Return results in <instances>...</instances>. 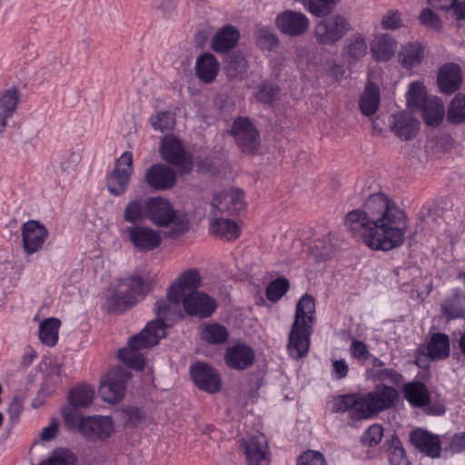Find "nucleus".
I'll use <instances>...</instances> for the list:
<instances>
[{
    "mask_svg": "<svg viewBox=\"0 0 465 465\" xmlns=\"http://www.w3.org/2000/svg\"><path fill=\"white\" fill-rule=\"evenodd\" d=\"M76 409L70 405L62 409L63 420L69 430H78L79 420L84 418Z\"/></svg>",
    "mask_w": 465,
    "mask_h": 465,
    "instance_id": "680f3d73",
    "label": "nucleus"
},
{
    "mask_svg": "<svg viewBox=\"0 0 465 465\" xmlns=\"http://www.w3.org/2000/svg\"><path fill=\"white\" fill-rule=\"evenodd\" d=\"M396 40L389 34L378 35L372 42L371 52L377 61H388L395 54Z\"/></svg>",
    "mask_w": 465,
    "mask_h": 465,
    "instance_id": "4c0bfd02",
    "label": "nucleus"
},
{
    "mask_svg": "<svg viewBox=\"0 0 465 465\" xmlns=\"http://www.w3.org/2000/svg\"><path fill=\"white\" fill-rule=\"evenodd\" d=\"M248 465H269L270 450L264 436L252 437L242 443Z\"/></svg>",
    "mask_w": 465,
    "mask_h": 465,
    "instance_id": "a878e982",
    "label": "nucleus"
},
{
    "mask_svg": "<svg viewBox=\"0 0 465 465\" xmlns=\"http://www.w3.org/2000/svg\"><path fill=\"white\" fill-rule=\"evenodd\" d=\"M240 39L239 29L232 25L220 28L212 39V48L219 54H227L234 48Z\"/></svg>",
    "mask_w": 465,
    "mask_h": 465,
    "instance_id": "bb28decb",
    "label": "nucleus"
},
{
    "mask_svg": "<svg viewBox=\"0 0 465 465\" xmlns=\"http://www.w3.org/2000/svg\"><path fill=\"white\" fill-rule=\"evenodd\" d=\"M312 249L319 262L326 261L333 252V244L329 235H323L313 242Z\"/></svg>",
    "mask_w": 465,
    "mask_h": 465,
    "instance_id": "6e6d98bb",
    "label": "nucleus"
},
{
    "mask_svg": "<svg viewBox=\"0 0 465 465\" xmlns=\"http://www.w3.org/2000/svg\"><path fill=\"white\" fill-rule=\"evenodd\" d=\"M223 359L230 369L245 371L253 365L255 351L245 342H236L226 348Z\"/></svg>",
    "mask_w": 465,
    "mask_h": 465,
    "instance_id": "4be33fe9",
    "label": "nucleus"
},
{
    "mask_svg": "<svg viewBox=\"0 0 465 465\" xmlns=\"http://www.w3.org/2000/svg\"><path fill=\"white\" fill-rule=\"evenodd\" d=\"M114 430V422L109 416H87L81 418L78 424V431L92 442L107 440Z\"/></svg>",
    "mask_w": 465,
    "mask_h": 465,
    "instance_id": "ddd939ff",
    "label": "nucleus"
},
{
    "mask_svg": "<svg viewBox=\"0 0 465 465\" xmlns=\"http://www.w3.org/2000/svg\"><path fill=\"white\" fill-rule=\"evenodd\" d=\"M153 290V282L140 275L120 278L117 285L104 297L102 305L107 313H123L142 301Z\"/></svg>",
    "mask_w": 465,
    "mask_h": 465,
    "instance_id": "20e7f679",
    "label": "nucleus"
},
{
    "mask_svg": "<svg viewBox=\"0 0 465 465\" xmlns=\"http://www.w3.org/2000/svg\"><path fill=\"white\" fill-rule=\"evenodd\" d=\"M126 231L129 241L140 252L153 251L162 243L160 232L151 227L134 225L128 227Z\"/></svg>",
    "mask_w": 465,
    "mask_h": 465,
    "instance_id": "5701e85b",
    "label": "nucleus"
},
{
    "mask_svg": "<svg viewBox=\"0 0 465 465\" xmlns=\"http://www.w3.org/2000/svg\"><path fill=\"white\" fill-rule=\"evenodd\" d=\"M94 391L91 386L79 385L68 392V404L74 408H85L93 403Z\"/></svg>",
    "mask_w": 465,
    "mask_h": 465,
    "instance_id": "ea45409f",
    "label": "nucleus"
},
{
    "mask_svg": "<svg viewBox=\"0 0 465 465\" xmlns=\"http://www.w3.org/2000/svg\"><path fill=\"white\" fill-rule=\"evenodd\" d=\"M200 338L208 344L220 345L228 341L229 331L226 327L220 323H207L202 326Z\"/></svg>",
    "mask_w": 465,
    "mask_h": 465,
    "instance_id": "58836bf2",
    "label": "nucleus"
},
{
    "mask_svg": "<svg viewBox=\"0 0 465 465\" xmlns=\"http://www.w3.org/2000/svg\"><path fill=\"white\" fill-rule=\"evenodd\" d=\"M143 180L150 189L166 191L175 186L177 174L173 167L159 163L146 169Z\"/></svg>",
    "mask_w": 465,
    "mask_h": 465,
    "instance_id": "6ab92c4d",
    "label": "nucleus"
},
{
    "mask_svg": "<svg viewBox=\"0 0 465 465\" xmlns=\"http://www.w3.org/2000/svg\"><path fill=\"white\" fill-rule=\"evenodd\" d=\"M438 85L442 94H451L461 85V71L456 64L443 65L438 74Z\"/></svg>",
    "mask_w": 465,
    "mask_h": 465,
    "instance_id": "cd10ccee",
    "label": "nucleus"
},
{
    "mask_svg": "<svg viewBox=\"0 0 465 465\" xmlns=\"http://www.w3.org/2000/svg\"><path fill=\"white\" fill-rule=\"evenodd\" d=\"M48 236V230L40 222L30 220L22 226V241L25 252L27 254L37 252Z\"/></svg>",
    "mask_w": 465,
    "mask_h": 465,
    "instance_id": "b1692460",
    "label": "nucleus"
},
{
    "mask_svg": "<svg viewBox=\"0 0 465 465\" xmlns=\"http://www.w3.org/2000/svg\"><path fill=\"white\" fill-rule=\"evenodd\" d=\"M190 376L195 386L207 393H217L222 389L220 373L209 363L197 361L190 366Z\"/></svg>",
    "mask_w": 465,
    "mask_h": 465,
    "instance_id": "4468645a",
    "label": "nucleus"
},
{
    "mask_svg": "<svg viewBox=\"0 0 465 465\" xmlns=\"http://www.w3.org/2000/svg\"><path fill=\"white\" fill-rule=\"evenodd\" d=\"M409 404L422 410L428 416H442L446 412L443 401H431L430 391L423 381H409Z\"/></svg>",
    "mask_w": 465,
    "mask_h": 465,
    "instance_id": "9b49d317",
    "label": "nucleus"
},
{
    "mask_svg": "<svg viewBox=\"0 0 465 465\" xmlns=\"http://www.w3.org/2000/svg\"><path fill=\"white\" fill-rule=\"evenodd\" d=\"M77 459L75 455L68 449H54L49 458L38 465H74Z\"/></svg>",
    "mask_w": 465,
    "mask_h": 465,
    "instance_id": "de8ad7c7",
    "label": "nucleus"
},
{
    "mask_svg": "<svg viewBox=\"0 0 465 465\" xmlns=\"http://www.w3.org/2000/svg\"><path fill=\"white\" fill-rule=\"evenodd\" d=\"M389 127L401 140L407 141V113L401 111L389 116Z\"/></svg>",
    "mask_w": 465,
    "mask_h": 465,
    "instance_id": "603ef678",
    "label": "nucleus"
},
{
    "mask_svg": "<svg viewBox=\"0 0 465 465\" xmlns=\"http://www.w3.org/2000/svg\"><path fill=\"white\" fill-rule=\"evenodd\" d=\"M450 338L446 333L435 332L429 335L426 344V355L431 361L444 360L450 356Z\"/></svg>",
    "mask_w": 465,
    "mask_h": 465,
    "instance_id": "473e14b6",
    "label": "nucleus"
},
{
    "mask_svg": "<svg viewBox=\"0 0 465 465\" xmlns=\"http://www.w3.org/2000/svg\"><path fill=\"white\" fill-rule=\"evenodd\" d=\"M419 20L422 25L435 30H440L441 27L440 18L429 8H425L421 11Z\"/></svg>",
    "mask_w": 465,
    "mask_h": 465,
    "instance_id": "338daca9",
    "label": "nucleus"
},
{
    "mask_svg": "<svg viewBox=\"0 0 465 465\" xmlns=\"http://www.w3.org/2000/svg\"><path fill=\"white\" fill-rule=\"evenodd\" d=\"M297 465H327L323 454L320 451L308 450L297 458Z\"/></svg>",
    "mask_w": 465,
    "mask_h": 465,
    "instance_id": "e2e57ef3",
    "label": "nucleus"
},
{
    "mask_svg": "<svg viewBox=\"0 0 465 465\" xmlns=\"http://www.w3.org/2000/svg\"><path fill=\"white\" fill-rule=\"evenodd\" d=\"M195 75L200 81L205 84H211L218 75L220 71V63L211 53H201L195 62Z\"/></svg>",
    "mask_w": 465,
    "mask_h": 465,
    "instance_id": "c85d7f7f",
    "label": "nucleus"
},
{
    "mask_svg": "<svg viewBox=\"0 0 465 465\" xmlns=\"http://www.w3.org/2000/svg\"><path fill=\"white\" fill-rule=\"evenodd\" d=\"M424 58V47L419 43H409V70L420 64Z\"/></svg>",
    "mask_w": 465,
    "mask_h": 465,
    "instance_id": "69168bd1",
    "label": "nucleus"
},
{
    "mask_svg": "<svg viewBox=\"0 0 465 465\" xmlns=\"http://www.w3.org/2000/svg\"><path fill=\"white\" fill-rule=\"evenodd\" d=\"M351 30V25L345 16L329 15L315 25L313 35L319 45H334Z\"/></svg>",
    "mask_w": 465,
    "mask_h": 465,
    "instance_id": "0eeeda50",
    "label": "nucleus"
},
{
    "mask_svg": "<svg viewBox=\"0 0 465 465\" xmlns=\"http://www.w3.org/2000/svg\"><path fill=\"white\" fill-rule=\"evenodd\" d=\"M447 121L451 124L465 123V94L459 93L450 102L447 108Z\"/></svg>",
    "mask_w": 465,
    "mask_h": 465,
    "instance_id": "79ce46f5",
    "label": "nucleus"
},
{
    "mask_svg": "<svg viewBox=\"0 0 465 465\" xmlns=\"http://www.w3.org/2000/svg\"><path fill=\"white\" fill-rule=\"evenodd\" d=\"M414 109L420 111V116L424 123L432 128H436L443 121L444 118V105L440 98L433 97L421 104L418 105Z\"/></svg>",
    "mask_w": 465,
    "mask_h": 465,
    "instance_id": "c756f323",
    "label": "nucleus"
},
{
    "mask_svg": "<svg viewBox=\"0 0 465 465\" xmlns=\"http://www.w3.org/2000/svg\"><path fill=\"white\" fill-rule=\"evenodd\" d=\"M447 209L448 203L443 199L422 205L418 213L420 230L433 229L438 219L443 216Z\"/></svg>",
    "mask_w": 465,
    "mask_h": 465,
    "instance_id": "7c9ffc66",
    "label": "nucleus"
},
{
    "mask_svg": "<svg viewBox=\"0 0 465 465\" xmlns=\"http://www.w3.org/2000/svg\"><path fill=\"white\" fill-rule=\"evenodd\" d=\"M132 376V372L123 366L111 369L99 387L103 400L109 403L119 402L124 396L126 383Z\"/></svg>",
    "mask_w": 465,
    "mask_h": 465,
    "instance_id": "9d476101",
    "label": "nucleus"
},
{
    "mask_svg": "<svg viewBox=\"0 0 465 465\" xmlns=\"http://www.w3.org/2000/svg\"><path fill=\"white\" fill-rule=\"evenodd\" d=\"M290 282L285 277H277L266 288V297L272 302H276L289 291Z\"/></svg>",
    "mask_w": 465,
    "mask_h": 465,
    "instance_id": "8fccbe9b",
    "label": "nucleus"
},
{
    "mask_svg": "<svg viewBox=\"0 0 465 465\" xmlns=\"http://www.w3.org/2000/svg\"><path fill=\"white\" fill-rule=\"evenodd\" d=\"M243 194L242 189L235 187L217 193L211 202L212 210L215 213L218 211L227 215H234L244 209Z\"/></svg>",
    "mask_w": 465,
    "mask_h": 465,
    "instance_id": "412c9836",
    "label": "nucleus"
},
{
    "mask_svg": "<svg viewBox=\"0 0 465 465\" xmlns=\"http://www.w3.org/2000/svg\"><path fill=\"white\" fill-rule=\"evenodd\" d=\"M315 322V299L305 293L296 304L294 321L288 336L287 349L292 358L299 360L307 355Z\"/></svg>",
    "mask_w": 465,
    "mask_h": 465,
    "instance_id": "7ed1b4c3",
    "label": "nucleus"
},
{
    "mask_svg": "<svg viewBox=\"0 0 465 465\" xmlns=\"http://www.w3.org/2000/svg\"><path fill=\"white\" fill-rule=\"evenodd\" d=\"M341 0H303L305 8L314 16L325 17L332 13Z\"/></svg>",
    "mask_w": 465,
    "mask_h": 465,
    "instance_id": "49530a36",
    "label": "nucleus"
},
{
    "mask_svg": "<svg viewBox=\"0 0 465 465\" xmlns=\"http://www.w3.org/2000/svg\"><path fill=\"white\" fill-rule=\"evenodd\" d=\"M383 436V428L380 424L371 425L361 435V441L370 447L376 446L381 440Z\"/></svg>",
    "mask_w": 465,
    "mask_h": 465,
    "instance_id": "bf43d9fd",
    "label": "nucleus"
},
{
    "mask_svg": "<svg viewBox=\"0 0 465 465\" xmlns=\"http://www.w3.org/2000/svg\"><path fill=\"white\" fill-rule=\"evenodd\" d=\"M381 102L379 86L373 82H368L360 97L359 107L362 114L372 116L376 114Z\"/></svg>",
    "mask_w": 465,
    "mask_h": 465,
    "instance_id": "72a5a7b5",
    "label": "nucleus"
},
{
    "mask_svg": "<svg viewBox=\"0 0 465 465\" xmlns=\"http://www.w3.org/2000/svg\"><path fill=\"white\" fill-rule=\"evenodd\" d=\"M210 232L214 236L227 241H235L241 235L237 223L228 218H215L210 224Z\"/></svg>",
    "mask_w": 465,
    "mask_h": 465,
    "instance_id": "f704fd0d",
    "label": "nucleus"
},
{
    "mask_svg": "<svg viewBox=\"0 0 465 465\" xmlns=\"http://www.w3.org/2000/svg\"><path fill=\"white\" fill-rule=\"evenodd\" d=\"M118 359L128 368L134 371H143L145 365V359L138 351L127 347L122 348L117 353Z\"/></svg>",
    "mask_w": 465,
    "mask_h": 465,
    "instance_id": "a18cd8bd",
    "label": "nucleus"
},
{
    "mask_svg": "<svg viewBox=\"0 0 465 465\" xmlns=\"http://www.w3.org/2000/svg\"><path fill=\"white\" fill-rule=\"evenodd\" d=\"M275 25L283 35L297 37L308 31L310 21L301 12L285 10L277 15Z\"/></svg>",
    "mask_w": 465,
    "mask_h": 465,
    "instance_id": "aec40b11",
    "label": "nucleus"
},
{
    "mask_svg": "<svg viewBox=\"0 0 465 465\" xmlns=\"http://www.w3.org/2000/svg\"><path fill=\"white\" fill-rule=\"evenodd\" d=\"M20 99V91L13 87L5 92L0 99V108L4 113H7V116H12L15 112Z\"/></svg>",
    "mask_w": 465,
    "mask_h": 465,
    "instance_id": "5fc2aeb1",
    "label": "nucleus"
},
{
    "mask_svg": "<svg viewBox=\"0 0 465 465\" xmlns=\"http://www.w3.org/2000/svg\"><path fill=\"white\" fill-rule=\"evenodd\" d=\"M166 326L164 319H155L148 322L139 333L130 337L127 345L138 351L141 349L153 347L165 336Z\"/></svg>",
    "mask_w": 465,
    "mask_h": 465,
    "instance_id": "a211bd4d",
    "label": "nucleus"
},
{
    "mask_svg": "<svg viewBox=\"0 0 465 465\" xmlns=\"http://www.w3.org/2000/svg\"><path fill=\"white\" fill-rule=\"evenodd\" d=\"M248 61L240 50H234L227 54L224 59L223 70L229 79L240 77L246 73Z\"/></svg>",
    "mask_w": 465,
    "mask_h": 465,
    "instance_id": "e433bc0d",
    "label": "nucleus"
},
{
    "mask_svg": "<svg viewBox=\"0 0 465 465\" xmlns=\"http://www.w3.org/2000/svg\"><path fill=\"white\" fill-rule=\"evenodd\" d=\"M230 134L235 138L236 144L244 153L253 154L260 145V132L246 116L237 117L231 127Z\"/></svg>",
    "mask_w": 465,
    "mask_h": 465,
    "instance_id": "f8f14e48",
    "label": "nucleus"
},
{
    "mask_svg": "<svg viewBox=\"0 0 465 465\" xmlns=\"http://www.w3.org/2000/svg\"><path fill=\"white\" fill-rule=\"evenodd\" d=\"M350 350L351 357L359 361L367 360L371 356L367 345L361 341H352Z\"/></svg>",
    "mask_w": 465,
    "mask_h": 465,
    "instance_id": "774afa93",
    "label": "nucleus"
},
{
    "mask_svg": "<svg viewBox=\"0 0 465 465\" xmlns=\"http://www.w3.org/2000/svg\"><path fill=\"white\" fill-rule=\"evenodd\" d=\"M202 285V278L197 269L192 268L182 272L176 281L171 284L167 290L166 296L170 302L175 305L181 303L183 297L186 296V292H199L197 289Z\"/></svg>",
    "mask_w": 465,
    "mask_h": 465,
    "instance_id": "dca6fc26",
    "label": "nucleus"
},
{
    "mask_svg": "<svg viewBox=\"0 0 465 465\" xmlns=\"http://www.w3.org/2000/svg\"><path fill=\"white\" fill-rule=\"evenodd\" d=\"M279 91L280 88L277 85L267 82L262 83L256 94V99L262 104L272 105L274 103Z\"/></svg>",
    "mask_w": 465,
    "mask_h": 465,
    "instance_id": "4d7b16f0",
    "label": "nucleus"
},
{
    "mask_svg": "<svg viewBox=\"0 0 465 465\" xmlns=\"http://www.w3.org/2000/svg\"><path fill=\"white\" fill-rule=\"evenodd\" d=\"M377 381L371 391L362 393L366 420L373 418L380 412L395 406L400 396V390L407 400V383H402L403 377L393 369H381L374 373Z\"/></svg>",
    "mask_w": 465,
    "mask_h": 465,
    "instance_id": "f03ea898",
    "label": "nucleus"
},
{
    "mask_svg": "<svg viewBox=\"0 0 465 465\" xmlns=\"http://www.w3.org/2000/svg\"><path fill=\"white\" fill-rule=\"evenodd\" d=\"M145 212L146 201L143 203L142 200H132L125 206L124 219L128 223H135L145 218Z\"/></svg>",
    "mask_w": 465,
    "mask_h": 465,
    "instance_id": "3c124183",
    "label": "nucleus"
},
{
    "mask_svg": "<svg viewBox=\"0 0 465 465\" xmlns=\"http://www.w3.org/2000/svg\"><path fill=\"white\" fill-rule=\"evenodd\" d=\"M159 152L162 159L176 167L182 173H189L193 168V154L183 146L180 139L173 134L165 135L160 143Z\"/></svg>",
    "mask_w": 465,
    "mask_h": 465,
    "instance_id": "6e6552de",
    "label": "nucleus"
},
{
    "mask_svg": "<svg viewBox=\"0 0 465 465\" xmlns=\"http://www.w3.org/2000/svg\"><path fill=\"white\" fill-rule=\"evenodd\" d=\"M133 153L124 152L116 159L114 169L105 177V185L114 196H121L127 191L134 174Z\"/></svg>",
    "mask_w": 465,
    "mask_h": 465,
    "instance_id": "1a4fd4ad",
    "label": "nucleus"
},
{
    "mask_svg": "<svg viewBox=\"0 0 465 465\" xmlns=\"http://www.w3.org/2000/svg\"><path fill=\"white\" fill-rule=\"evenodd\" d=\"M465 296H462L460 289H454L450 297L446 298L441 303V312L447 321L460 319L465 316Z\"/></svg>",
    "mask_w": 465,
    "mask_h": 465,
    "instance_id": "c9c22d12",
    "label": "nucleus"
},
{
    "mask_svg": "<svg viewBox=\"0 0 465 465\" xmlns=\"http://www.w3.org/2000/svg\"><path fill=\"white\" fill-rule=\"evenodd\" d=\"M385 445H387L386 452L390 465H407L406 451L398 436L392 434Z\"/></svg>",
    "mask_w": 465,
    "mask_h": 465,
    "instance_id": "37998d69",
    "label": "nucleus"
},
{
    "mask_svg": "<svg viewBox=\"0 0 465 465\" xmlns=\"http://www.w3.org/2000/svg\"><path fill=\"white\" fill-rule=\"evenodd\" d=\"M151 124L155 130L162 132L173 129L175 121L170 111H160L150 119Z\"/></svg>",
    "mask_w": 465,
    "mask_h": 465,
    "instance_id": "13d9d810",
    "label": "nucleus"
},
{
    "mask_svg": "<svg viewBox=\"0 0 465 465\" xmlns=\"http://www.w3.org/2000/svg\"><path fill=\"white\" fill-rule=\"evenodd\" d=\"M24 409V399L21 396H15L7 408L10 429H13L19 422Z\"/></svg>",
    "mask_w": 465,
    "mask_h": 465,
    "instance_id": "052dcab7",
    "label": "nucleus"
},
{
    "mask_svg": "<svg viewBox=\"0 0 465 465\" xmlns=\"http://www.w3.org/2000/svg\"><path fill=\"white\" fill-rule=\"evenodd\" d=\"M254 35L257 46L262 51H273L280 45L277 35L268 26H259Z\"/></svg>",
    "mask_w": 465,
    "mask_h": 465,
    "instance_id": "c03bdc74",
    "label": "nucleus"
},
{
    "mask_svg": "<svg viewBox=\"0 0 465 465\" xmlns=\"http://www.w3.org/2000/svg\"><path fill=\"white\" fill-rule=\"evenodd\" d=\"M344 225L351 236L363 242L373 251H390L394 248L390 237L381 234L382 225L372 224L361 209L350 211L344 218Z\"/></svg>",
    "mask_w": 465,
    "mask_h": 465,
    "instance_id": "39448f33",
    "label": "nucleus"
},
{
    "mask_svg": "<svg viewBox=\"0 0 465 465\" xmlns=\"http://www.w3.org/2000/svg\"><path fill=\"white\" fill-rule=\"evenodd\" d=\"M429 99L422 82L415 81L409 84V108H415Z\"/></svg>",
    "mask_w": 465,
    "mask_h": 465,
    "instance_id": "864d4df0",
    "label": "nucleus"
},
{
    "mask_svg": "<svg viewBox=\"0 0 465 465\" xmlns=\"http://www.w3.org/2000/svg\"><path fill=\"white\" fill-rule=\"evenodd\" d=\"M444 451L451 454L465 451V431L454 433L444 446Z\"/></svg>",
    "mask_w": 465,
    "mask_h": 465,
    "instance_id": "0e129e2a",
    "label": "nucleus"
},
{
    "mask_svg": "<svg viewBox=\"0 0 465 465\" xmlns=\"http://www.w3.org/2000/svg\"><path fill=\"white\" fill-rule=\"evenodd\" d=\"M361 210L372 224L375 226L383 224L382 230L380 231L382 235L391 239L394 248L403 243L406 214L386 194L383 193L371 194L363 203Z\"/></svg>",
    "mask_w": 465,
    "mask_h": 465,
    "instance_id": "f257e3e1",
    "label": "nucleus"
},
{
    "mask_svg": "<svg viewBox=\"0 0 465 465\" xmlns=\"http://www.w3.org/2000/svg\"><path fill=\"white\" fill-rule=\"evenodd\" d=\"M367 53V43L361 34L356 33L345 40L341 56L351 65L356 64Z\"/></svg>",
    "mask_w": 465,
    "mask_h": 465,
    "instance_id": "2f4dec72",
    "label": "nucleus"
},
{
    "mask_svg": "<svg viewBox=\"0 0 465 465\" xmlns=\"http://www.w3.org/2000/svg\"><path fill=\"white\" fill-rule=\"evenodd\" d=\"M332 412H349L351 420H366L361 393H348L333 397Z\"/></svg>",
    "mask_w": 465,
    "mask_h": 465,
    "instance_id": "393cba45",
    "label": "nucleus"
},
{
    "mask_svg": "<svg viewBox=\"0 0 465 465\" xmlns=\"http://www.w3.org/2000/svg\"><path fill=\"white\" fill-rule=\"evenodd\" d=\"M409 440L420 453L430 459H439L444 451L440 436L423 428H415L409 434Z\"/></svg>",
    "mask_w": 465,
    "mask_h": 465,
    "instance_id": "2eb2a0df",
    "label": "nucleus"
},
{
    "mask_svg": "<svg viewBox=\"0 0 465 465\" xmlns=\"http://www.w3.org/2000/svg\"><path fill=\"white\" fill-rule=\"evenodd\" d=\"M181 303L186 314L200 319L209 318L217 308L215 299L200 291L187 293L181 300Z\"/></svg>",
    "mask_w": 465,
    "mask_h": 465,
    "instance_id": "f3484780",
    "label": "nucleus"
},
{
    "mask_svg": "<svg viewBox=\"0 0 465 465\" xmlns=\"http://www.w3.org/2000/svg\"><path fill=\"white\" fill-rule=\"evenodd\" d=\"M145 218L158 227L173 225L168 235L180 236L190 230V219L185 212L174 210L172 203L162 196L146 199Z\"/></svg>",
    "mask_w": 465,
    "mask_h": 465,
    "instance_id": "423d86ee",
    "label": "nucleus"
},
{
    "mask_svg": "<svg viewBox=\"0 0 465 465\" xmlns=\"http://www.w3.org/2000/svg\"><path fill=\"white\" fill-rule=\"evenodd\" d=\"M60 325L61 322L56 318H48L42 322L39 326L40 341L49 347L54 346L57 343Z\"/></svg>",
    "mask_w": 465,
    "mask_h": 465,
    "instance_id": "a19ab883",
    "label": "nucleus"
},
{
    "mask_svg": "<svg viewBox=\"0 0 465 465\" xmlns=\"http://www.w3.org/2000/svg\"><path fill=\"white\" fill-rule=\"evenodd\" d=\"M122 420L126 428H137L145 421V412L135 406H128L121 410Z\"/></svg>",
    "mask_w": 465,
    "mask_h": 465,
    "instance_id": "09e8293b",
    "label": "nucleus"
}]
</instances>
